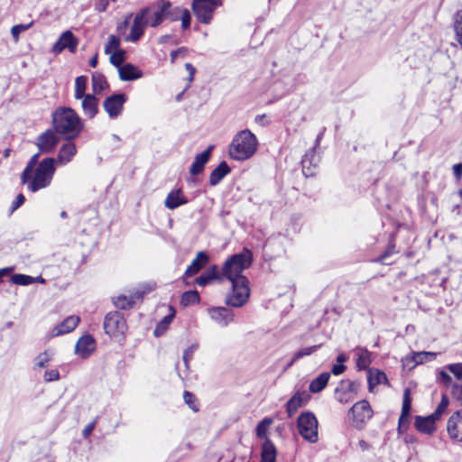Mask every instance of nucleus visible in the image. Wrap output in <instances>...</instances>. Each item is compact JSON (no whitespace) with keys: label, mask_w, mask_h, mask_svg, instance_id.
<instances>
[{"label":"nucleus","mask_w":462,"mask_h":462,"mask_svg":"<svg viewBox=\"0 0 462 462\" xmlns=\"http://www.w3.org/2000/svg\"><path fill=\"white\" fill-rule=\"evenodd\" d=\"M170 6V1L158 0L152 5L143 7L147 9L146 21L149 26L155 28L159 26L165 18L167 7Z\"/></svg>","instance_id":"9d476101"},{"label":"nucleus","mask_w":462,"mask_h":462,"mask_svg":"<svg viewBox=\"0 0 462 462\" xmlns=\"http://www.w3.org/2000/svg\"><path fill=\"white\" fill-rule=\"evenodd\" d=\"M79 41L70 31H65L61 33L58 41L52 46V52L59 54L65 49H68L71 53L76 52Z\"/></svg>","instance_id":"4468645a"},{"label":"nucleus","mask_w":462,"mask_h":462,"mask_svg":"<svg viewBox=\"0 0 462 462\" xmlns=\"http://www.w3.org/2000/svg\"><path fill=\"white\" fill-rule=\"evenodd\" d=\"M373 414L371 405L366 400L356 402L348 411L351 423L356 429H363Z\"/></svg>","instance_id":"423d86ee"},{"label":"nucleus","mask_w":462,"mask_h":462,"mask_svg":"<svg viewBox=\"0 0 462 462\" xmlns=\"http://www.w3.org/2000/svg\"><path fill=\"white\" fill-rule=\"evenodd\" d=\"M43 379L45 382L58 381L60 379V373L57 369L47 370L43 374Z\"/></svg>","instance_id":"13d9d810"},{"label":"nucleus","mask_w":462,"mask_h":462,"mask_svg":"<svg viewBox=\"0 0 462 462\" xmlns=\"http://www.w3.org/2000/svg\"><path fill=\"white\" fill-rule=\"evenodd\" d=\"M453 172L457 180L462 177V163H457L453 166Z\"/></svg>","instance_id":"774afa93"},{"label":"nucleus","mask_w":462,"mask_h":462,"mask_svg":"<svg viewBox=\"0 0 462 462\" xmlns=\"http://www.w3.org/2000/svg\"><path fill=\"white\" fill-rule=\"evenodd\" d=\"M446 369L452 373L459 382L462 381V363L448 365Z\"/></svg>","instance_id":"5fc2aeb1"},{"label":"nucleus","mask_w":462,"mask_h":462,"mask_svg":"<svg viewBox=\"0 0 462 462\" xmlns=\"http://www.w3.org/2000/svg\"><path fill=\"white\" fill-rule=\"evenodd\" d=\"M448 436L457 441H462V410L455 411L447 423Z\"/></svg>","instance_id":"dca6fc26"},{"label":"nucleus","mask_w":462,"mask_h":462,"mask_svg":"<svg viewBox=\"0 0 462 462\" xmlns=\"http://www.w3.org/2000/svg\"><path fill=\"white\" fill-rule=\"evenodd\" d=\"M258 140L248 129L238 132L228 147L229 156L236 161H245L257 151Z\"/></svg>","instance_id":"7ed1b4c3"},{"label":"nucleus","mask_w":462,"mask_h":462,"mask_svg":"<svg viewBox=\"0 0 462 462\" xmlns=\"http://www.w3.org/2000/svg\"><path fill=\"white\" fill-rule=\"evenodd\" d=\"M453 29L456 40L462 50V9L458 10L453 16Z\"/></svg>","instance_id":"e433bc0d"},{"label":"nucleus","mask_w":462,"mask_h":462,"mask_svg":"<svg viewBox=\"0 0 462 462\" xmlns=\"http://www.w3.org/2000/svg\"><path fill=\"white\" fill-rule=\"evenodd\" d=\"M80 321V318L76 315H71L66 318L62 322L58 324L52 329V336L59 337L67 333L73 331Z\"/></svg>","instance_id":"aec40b11"},{"label":"nucleus","mask_w":462,"mask_h":462,"mask_svg":"<svg viewBox=\"0 0 462 462\" xmlns=\"http://www.w3.org/2000/svg\"><path fill=\"white\" fill-rule=\"evenodd\" d=\"M360 383L349 379L341 380L335 389V397L341 403L353 401L357 394Z\"/></svg>","instance_id":"9b49d317"},{"label":"nucleus","mask_w":462,"mask_h":462,"mask_svg":"<svg viewBox=\"0 0 462 462\" xmlns=\"http://www.w3.org/2000/svg\"><path fill=\"white\" fill-rule=\"evenodd\" d=\"M449 401L446 394H442L440 402L439 403L436 411L432 413L438 420L444 414L448 409Z\"/></svg>","instance_id":"8fccbe9b"},{"label":"nucleus","mask_w":462,"mask_h":462,"mask_svg":"<svg viewBox=\"0 0 462 462\" xmlns=\"http://www.w3.org/2000/svg\"><path fill=\"white\" fill-rule=\"evenodd\" d=\"M450 393L457 402L462 405V381L452 384Z\"/></svg>","instance_id":"3c124183"},{"label":"nucleus","mask_w":462,"mask_h":462,"mask_svg":"<svg viewBox=\"0 0 462 462\" xmlns=\"http://www.w3.org/2000/svg\"><path fill=\"white\" fill-rule=\"evenodd\" d=\"M208 311L211 319L220 327H226L234 319L233 311L225 307H213Z\"/></svg>","instance_id":"f3484780"},{"label":"nucleus","mask_w":462,"mask_h":462,"mask_svg":"<svg viewBox=\"0 0 462 462\" xmlns=\"http://www.w3.org/2000/svg\"><path fill=\"white\" fill-rule=\"evenodd\" d=\"M208 255L205 252H199L195 257V259L192 260L191 263L188 266L186 269V272L184 273V276L186 277H192L195 274L199 273V271L206 266V264L208 263Z\"/></svg>","instance_id":"412c9836"},{"label":"nucleus","mask_w":462,"mask_h":462,"mask_svg":"<svg viewBox=\"0 0 462 462\" xmlns=\"http://www.w3.org/2000/svg\"><path fill=\"white\" fill-rule=\"evenodd\" d=\"M231 283L232 291L226 297V302L232 307H242L247 301L250 294L248 280L246 278H240L231 282Z\"/></svg>","instance_id":"0eeeda50"},{"label":"nucleus","mask_w":462,"mask_h":462,"mask_svg":"<svg viewBox=\"0 0 462 462\" xmlns=\"http://www.w3.org/2000/svg\"><path fill=\"white\" fill-rule=\"evenodd\" d=\"M51 359V356L48 351L39 354L34 359V368L41 369L48 366Z\"/></svg>","instance_id":"a18cd8bd"},{"label":"nucleus","mask_w":462,"mask_h":462,"mask_svg":"<svg viewBox=\"0 0 462 462\" xmlns=\"http://www.w3.org/2000/svg\"><path fill=\"white\" fill-rule=\"evenodd\" d=\"M403 427H404V394L402 395L401 413H400L399 420H398L399 433L402 432Z\"/></svg>","instance_id":"680f3d73"},{"label":"nucleus","mask_w":462,"mask_h":462,"mask_svg":"<svg viewBox=\"0 0 462 462\" xmlns=\"http://www.w3.org/2000/svg\"><path fill=\"white\" fill-rule=\"evenodd\" d=\"M119 78L123 81H132L143 77V72L132 63H125L118 69Z\"/></svg>","instance_id":"393cba45"},{"label":"nucleus","mask_w":462,"mask_h":462,"mask_svg":"<svg viewBox=\"0 0 462 462\" xmlns=\"http://www.w3.org/2000/svg\"><path fill=\"white\" fill-rule=\"evenodd\" d=\"M142 298L143 293L140 291H136L130 296L119 295L114 298V304L117 309L129 310L133 308L136 300H141Z\"/></svg>","instance_id":"cd10ccee"},{"label":"nucleus","mask_w":462,"mask_h":462,"mask_svg":"<svg viewBox=\"0 0 462 462\" xmlns=\"http://www.w3.org/2000/svg\"><path fill=\"white\" fill-rule=\"evenodd\" d=\"M81 99L84 115L90 119L95 117L98 111L97 98L92 94H87V96L83 97Z\"/></svg>","instance_id":"c85d7f7f"},{"label":"nucleus","mask_w":462,"mask_h":462,"mask_svg":"<svg viewBox=\"0 0 462 462\" xmlns=\"http://www.w3.org/2000/svg\"><path fill=\"white\" fill-rule=\"evenodd\" d=\"M320 346H321V345H315V346H307V347L300 349L299 351H297L294 354L290 365H292L294 362L300 360V358H302L304 356H310L312 353L317 351Z\"/></svg>","instance_id":"c03bdc74"},{"label":"nucleus","mask_w":462,"mask_h":462,"mask_svg":"<svg viewBox=\"0 0 462 462\" xmlns=\"http://www.w3.org/2000/svg\"><path fill=\"white\" fill-rule=\"evenodd\" d=\"M330 378L329 373H322L318 377L313 379L309 386L310 393H320L328 384Z\"/></svg>","instance_id":"f704fd0d"},{"label":"nucleus","mask_w":462,"mask_h":462,"mask_svg":"<svg viewBox=\"0 0 462 462\" xmlns=\"http://www.w3.org/2000/svg\"><path fill=\"white\" fill-rule=\"evenodd\" d=\"M33 277L23 274V273H15L11 276V282L14 284L21 285V286H27L33 283Z\"/></svg>","instance_id":"37998d69"},{"label":"nucleus","mask_w":462,"mask_h":462,"mask_svg":"<svg viewBox=\"0 0 462 462\" xmlns=\"http://www.w3.org/2000/svg\"><path fill=\"white\" fill-rule=\"evenodd\" d=\"M198 348H199V344L196 343V344H192L187 349H185V351L183 353L182 359H183V362H184L186 367L189 366V362L193 358L194 353L197 351Z\"/></svg>","instance_id":"603ef678"},{"label":"nucleus","mask_w":462,"mask_h":462,"mask_svg":"<svg viewBox=\"0 0 462 462\" xmlns=\"http://www.w3.org/2000/svg\"><path fill=\"white\" fill-rule=\"evenodd\" d=\"M108 0H98L96 4V10L98 12H105L108 6Z\"/></svg>","instance_id":"338daca9"},{"label":"nucleus","mask_w":462,"mask_h":462,"mask_svg":"<svg viewBox=\"0 0 462 462\" xmlns=\"http://www.w3.org/2000/svg\"><path fill=\"white\" fill-rule=\"evenodd\" d=\"M39 153L31 157L21 174V182L31 192H37L50 186L55 172V159L45 158L38 164Z\"/></svg>","instance_id":"f257e3e1"},{"label":"nucleus","mask_w":462,"mask_h":462,"mask_svg":"<svg viewBox=\"0 0 462 462\" xmlns=\"http://www.w3.org/2000/svg\"><path fill=\"white\" fill-rule=\"evenodd\" d=\"M277 450L270 439H265L262 445L261 462H276Z\"/></svg>","instance_id":"473e14b6"},{"label":"nucleus","mask_w":462,"mask_h":462,"mask_svg":"<svg viewBox=\"0 0 462 462\" xmlns=\"http://www.w3.org/2000/svg\"><path fill=\"white\" fill-rule=\"evenodd\" d=\"M436 420H438V419L432 414L424 418L417 417L415 420V426L420 432L431 434L436 430Z\"/></svg>","instance_id":"c756f323"},{"label":"nucleus","mask_w":462,"mask_h":462,"mask_svg":"<svg viewBox=\"0 0 462 462\" xmlns=\"http://www.w3.org/2000/svg\"><path fill=\"white\" fill-rule=\"evenodd\" d=\"M318 420L313 412L303 411L297 419V429L302 439L310 443L319 440Z\"/></svg>","instance_id":"39448f33"},{"label":"nucleus","mask_w":462,"mask_h":462,"mask_svg":"<svg viewBox=\"0 0 462 462\" xmlns=\"http://www.w3.org/2000/svg\"><path fill=\"white\" fill-rule=\"evenodd\" d=\"M147 9H140L135 14L130 33L125 37L126 42H135L143 35L145 28L148 25L146 21Z\"/></svg>","instance_id":"ddd939ff"},{"label":"nucleus","mask_w":462,"mask_h":462,"mask_svg":"<svg viewBox=\"0 0 462 462\" xmlns=\"http://www.w3.org/2000/svg\"><path fill=\"white\" fill-rule=\"evenodd\" d=\"M71 140L72 139H68V141L60 148L57 157L60 164H67L77 153L76 144Z\"/></svg>","instance_id":"5701e85b"},{"label":"nucleus","mask_w":462,"mask_h":462,"mask_svg":"<svg viewBox=\"0 0 462 462\" xmlns=\"http://www.w3.org/2000/svg\"><path fill=\"white\" fill-rule=\"evenodd\" d=\"M185 8L175 7L172 8V5L170 2V6L167 7V11L165 14V18L170 19L171 21H178L184 11Z\"/></svg>","instance_id":"09e8293b"},{"label":"nucleus","mask_w":462,"mask_h":462,"mask_svg":"<svg viewBox=\"0 0 462 462\" xmlns=\"http://www.w3.org/2000/svg\"><path fill=\"white\" fill-rule=\"evenodd\" d=\"M439 379L446 387H450V389L452 388V384L455 383H453L451 376L443 370L439 373Z\"/></svg>","instance_id":"bf43d9fd"},{"label":"nucleus","mask_w":462,"mask_h":462,"mask_svg":"<svg viewBox=\"0 0 462 462\" xmlns=\"http://www.w3.org/2000/svg\"><path fill=\"white\" fill-rule=\"evenodd\" d=\"M218 277V268L217 265H212L209 269H208L205 273H203L200 276L195 279V282L199 286H206L213 280Z\"/></svg>","instance_id":"c9c22d12"},{"label":"nucleus","mask_w":462,"mask_h":462,"mask_svg":"<svg viewBox=\"0 0 462 462\" xmlns=\"http://www.w3.org/2000/svg\"><path fill=\"white\" fill-rule=\"evenodd\" d=\"M188 203V199L183 195L181 189L171 190L166 197L164 204L169 209H175Z\"/></svg>","instance_id":"bb28decb"},{"label":"nucleus","mask_w":462,"mask_h":462,"mask_svg":"<svg viewBox=\"0 0 462 462\" xmlns=\"http://www.w3.org/2000/svg\"><path fill=\"white\" fill-rule=\"evenodd\" d=\"M126 59V51L123 49L116 50V51L110 53L109 61L112 65L119 69V67L123 66L124 61Z\"/></svg>","instance_id":"79ce46f5"},{"label":"nucleus","mask_w":462,"mask_h":462,"mask_svg":"<svg viewBox=\"0 0 462 462\" xmlns=\"http://www.w3.org/2000/svg\"><path fill=\"white\" fill-rule=\"evenodd\" d=\"M219 5L220 0H193L192 10L200 23L208 24Z\"/></svg>","instance_id":"1a4fd4ad"},{"label":"nucleus","mask_w":462,"mask_h":462,"mask_svg":"<svg viewBox=\"0 0 462 462\" xmlns=\"http://www.w3.org/2000/svg\"><path fill=\"white\" fill-rule=\"evenodd\" d=\"M180 19L181 20V27L183 30H186L190 26L191 15L188 9L185 8L184 11H182Z\"/></svg>","instance_id":"052dcab7"},{"label":"nucleus","mask_w":462,"mask_h":462,"mask_svg":"<svg viewBox=\"0 0 462 462\" xmlns=\"http://www.w3.org/2000/svg\"><path fill=\"white\" fill-rule=\"evenodd\" d=\"M32 26V23L28 24H16L12 27L11 33L14 41H18L20 33L28 30Z\"/></svg>","instance_id":"6e6d98bb"},{"label":"nucleus","mask_w":462,"mask_h":462,"mask_svg":"<svg viewBox=\"0 0 462 462\" xmlns=\"http://www.w3.org/2000/svg\"><path fill=\"white\" fill-rule=\"evenodd\" d=\"M96 348V341L90 335L82 336L76 343L75 353L82 358H88Z\"/></svg>","instance_id":"a211bd4d"},{"label":"nucleus","mask_w":462,"mask_h":462,"mask_svg":"<svg viewBox=\"0 0 462 462\" xmlns=\"http://www.w3.org/2000/svg\"><path fill=\"white\" fill-rule=\"evenodd\" d=\"M253 262L252 254L249 250L244 249L239 254L230 256L224 263L222 274L230 282L246 278L243 275V272L250 267Z\"/></svg>","instance_id":"20e7f679"},{"label":"nucleus","mask_w":462,"mask_h":462,"mask_svg":"<svg viewBox=\"0 0 462 462\" xmlns=\"http://www.w3.org/2000/svg\"><path fill=\"white\" fill-rule=\"evenodd\" d=\"M437 353L435 352H412L411 357L406 356V366H408L410 363H413V365L410 367V369H412L416 365L423 364L426 361L435 359Z\"/></svg>","instance_id":"2f4dec72"},{"label":"nucleus","mask_w":462,"mask_h":462,"mask_svg":"<svg viewBox=\"0 0 462 462\" xmlns=\"http://www.w3.org/2000/svg\"><path fill=\"white\" fill-rule=\"evenodd\" d=\"M97 420L98 417H96L93 421L85 426V428L82 430V436L84 439H88L90 437V435L92 434L93 430L96 428Z\"/></svg>","instance_id":"4d7b16f0"},{"label":"nucleus","mask_w":462,"mask_h":462,"mask_svg":"<svg viewBox=\"0 0 462 462\" xmlns=\"http://www.w3.org/2000/svg\"><path fill=\"white\" fill-rule=\"evenodd\" d=\"M92 88L95 93H100L108 87V83L105 76L99 72L92 74Z\"/></svg>","instance_id":"4c0bfd02"},{"label":"nucleus","mask_w":462,"mask_h":462,"mask_svg":"<svg viewBox=\"0 0 462 462\" xmlns=\"http://www.w3.org/2000/svg\"><path fill=\"white\" fill-rule=\"evenodd\" d=\"M59 143L55 130H47L37 138V146L41 152H51Z\"/></svg>","instance_id":"2eb2a0df"},{"label":"nucleus","mask_w":462,"mask_h":462,"mask_svg":"<svg viewBox=\"0 0 462 462\" xmlns=\"http://www.w3.org/2000/svg\"><path fill=\"white\" fill-rule=\"evenodd\" d=\"M199 300L200 297L197 291H188L181 295L180 304L184 307H188L199 303Z\"/></svg>","instance_id":"58836bf2"},{"label":"nucleus","mask_w":462,"mask_h":462,"mask_svg":"<svg viewBox=\"0 0 462 462\" xmlns=\"http://www.w3.org/2000/svg\"><path fill=\"white\" fill-rule=\"evenodd\" d=\"M354 356L356 358V364L358 370L370 369L369 365L373 360V353L364 347H356L354 349Z\"/></svg>","instance_id":"4be33fe9"},{"label":"nucleus","mask_w":462,"mask_h":462,"mask_svg":"<svg viewBox=\"0 0 462 462\" xmlns=\"http://www.w3.org/2000/svg\"><path fill=\"white\" fill-rule=\"evenodd\" d=\"M309 395L305 392H297L286 403V412L291 418L299 408L307 402Z\"/></svg>","instance_id":"b1692460"},{"label":"nucleus","mask_w":462,"mask_h":462,"mask_svg":"<svg viewBox=\"0 0 462 462\" xmlns=\"http://www.w3.org/2000/svg\"><path fill=\"white\" fill-rule=\"evenodd\" d=\"M183 398H184V401L194 411H197L198 409L195 407V405L193 404L194 402V395L188 392V391H185L184 392V394H183Z\"/></svg>","instance_id":"0e129e2a"},{"label":"nucleus","mask_w":462,"mask_h":462,"mask_svg":"<svg viewBox=\"0 0 462 462\" xmlns=\"http://www.w3.org/2000/svg\"><path fill=\"white\" fill-rule=\"evenodd\" d=\"M88 78L86 76H79L76 78L75 80V98L81 99L83 97L87 96L86 88H87Z\"/></svg>","instance_id":"ea45409f"},{"label":"nucleus","mask_w":462,"mask_h":462,"mask_svg":"<svg viewBox=\"0 0 462 462\" xmlns=\"http://www.w3.org/2000/svg\"><path fill=\"white\" fill-rule=\"evenodd\" d=\"M386 381V375L384 373L378 369H368L367 371V383H368V390L370 393H373L374 388Z\"/></svg>","instance_id":"72a5a7b5"},{"label":"nucleus","mask_w":462,"mask_h":462,"mask_svg":"<svg viewBox=\"0 0 462 462\" xmlns=\"http://www.w3.org/2000/svg\"><path fill=\"white\" fill-rule=\"evenodd\" d=\"M52 121L55 132L66 135L68 139L77 137L83 129L80 117L70 107L58 108Z\"/></svg>","instance_id":"f03ea898"},{"label":"nucleus","mask_w":462,"mask_h":462,"mask_svg":"<svg viewBox=\"0 0 462 462\" xmlns=\"http://www.w3.org/2000/svg\"><path fill=\"white\" fill-rule=\"evenodd\" d=\"M174 317V313L169 314L165 316L156 326L154 329V335L156 337L161 336L169 327L171 322L172 321Z\"/></svg>","instance_id":"de8ad7c7"},{"label":"nucleus","mask_w":462,"mask_h":462,"mask_svg":"<svg viewBox=\"0 0 462 462\" xmlns=\"http://www.w3.org/2000/svg\"><path fill=\"white\" fill-rule=\"evenodd\" d=\"M346 367L343 364H336L332 366L331 373L334 375H339L346 371Z\"/></svg>","instance_id":"69168bd1"},{"label":"nucleus","mask_w":462,"mask_h":462,"mask_svg":"<svg viewBox=\"0 0 462 462\" xmlns=\"http://www.w3.org/2000/svg\"><path fill=\"white\" fill-rule=\"evenodd\" d=\"M127 101L125 93H116L107 97L103 102V107L110 119L117 118L123 112L124 105Z\"/></svg>","instance_id":"f8f14e48"},{"label":"nucleus","mask_w":462,"mask_h":462,"mask_svg":"<svg viewBox=\"0 0 462 462\" xmlns=\"http://www.w3.org/2000/svg\"><path fill=\"white\" fill-rule=\"evenodd\" d=\"M105 332L110 337L123 336L127 329L126 321L122 313L118 311L109 312L104 320Z\"/></svg>","instance_id":"6e6552de"},{"label":"nucleus","mask_w":462,"mask_h":462,"mask_svg":"<svg viewBox=\"0 0 462 462\" xmlns=\"http://www.w3.org/2000/svg\"><path fill=\"white\" fill-rule=\"evenodd\" d=\"M213 148V145H209L205 151L195 156L194 162L189 169L191 175H199L204 171L205 165L209 161Z\"/></svg>","instance_id":"6ab92c4d"},{"label":"nucleus","mask_w":462,"mask_h":462,"mask_svg":"<svg viewBox=\"0 0 462 462\" xmlns=\"http://www.w3.org/2000/svg\"><path fill=\"white\" fill-rule=\"evenodd\" d=\"M319 159L315 154L314 149L308 152L302 158V172L306 177H311L315 174V168L317 167Z\"/></svg>","instance_id":"a878e982"},{"label":"nucleus","mask_w":462,"mask_h":462,"mask_svg":"<svg viewBox=\"0 0 462 462\" xmlns=\"http://www.w3.org/2000/svg\"><path fill=\"white\" fill-rule=\"evenodd\" d=\"M393 248L394 246L389 247L383 254L375 259L374 262H378L383 264H391L393 261H389V259L395 254Z\"/></svg>","instance_id":"864d4df0"},{"label":"nucleus","mask_w":462,"mask_h":462,"mask_svg":"<svg viewBox=\"0 0 462 462\" xmlns=\"http://www.w3.org/2000/svg\"><path fill=\"white\" fill-rule=\"evenodd\" d=\"M120 43H121V41L118 36L110 35L108 37L107 42L105 45V53L110 54V53L116 51V50H121Z\"/></svg>","instance_id":"49530a36"},{"label":"nucleus","mask_w":462,"mask_h":462,"mask_svg":"<svg viewBox=\"0 0 462 462\" xmlns=\"http://www.w3.org/2000/svg\"><path fill=\"white\" fill-rule=\"evenodd\" d=\"M25 201V198L23 194H18L15 199L12 203L11 211L14 212L20 208Z\"/></svg>","instance_id":"e2e57ef3"},{"label":"nucleus","mask_w":462,"mask_h":462,"mask_svg":"<svg viewBox=\"0 0 462 462\" xmlns=\"http://www.w3.org/2000/svg\"><path fill=\"white\" fill-rule=\"evenodd\" d=\"M230 171L231 168L226 162H221L209 175L210 185L217 186Z\"/></svg>","instance_id":"7c9ffc66"},{"label":"nucleus","mask_w":462,"mask_h":462,"mask_svg":"<svg viewBox=\"0 0 462 462\" xmlns=\"http://www.w3.org/2000/svg\"><path fill=\"white\" fill-rule=\"evenodd\" d=\"M273 422V420L269 417L263 419L256 426V436L259 439H267V430L270 425Z\"/></svg>","instance_id":"a19ab883"}]
</instances>
